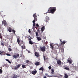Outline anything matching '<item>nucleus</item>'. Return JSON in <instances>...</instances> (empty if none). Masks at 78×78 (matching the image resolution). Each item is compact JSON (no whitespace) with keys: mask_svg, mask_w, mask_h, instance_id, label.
<instances>
[{"mask_svg":"<svg viewBox=\"0 0 78 78\" xmlns=\"http://www.w3.org/2000/svg\"><path fill=\"white\" fill-rule=\"evenodd\" d=\"M56 10V7H50L49 9L48 10L46 13L45 14H47V13H51V14H54Z\"/></svg>","mask_w":78,"mask_h":78,"instance_id":"f257e3e1","label":"nucleus"},{"mask_svg":"<svg viewBox=\"0 0 78 78\" xmlns=\"http://www.w3.org/2000/svg\"><path fill=\"white\" fill-rule=\"evenodd\" d=\"M33 17L34 18V20L33 21V26L35 27L36 26V24H35V22L37 21V16L36 14H34L33 15Z\"/></svg>","mask_w":78,"mask_h":78,"instance_id":"f03ea898","label":"nucleus"},{"mask_svg":"<svg viewBox=\"0 0 78 78\" xmlns=\"http://www.w3.org/2000/svg\"><path fill=\"white\" fill-rule=\"evenodd\" d=\"M60 41H61V44L60 45V48H59V50H60L62 52H63L64 51V44H62V41H61V40L60 39Z\"/></svg>","mask_w":78,"mask_h":78,"instance_id":"7ed1b4c3","label":"nucleus"},{"mask_svg":"<svg viewBox=\"0 0 78 78\" xmlns=\"http://www.w3.org/2000/svg\"><path fill=\"white\" fill-rule=\"evenodd\" d=\"M8 30L10 33H11V32H13V33L14 34H15V33H16V31H15L14 30L12 29V28L10 27H9V28L8 29Z\"/></svg>","mask_w":78,"mask_h":78,"instance_id":"20e7f679","label":"nucleus"},{"mask_svg":"<svg viewBox=\"0 0 78 78\" xmlns=\"http://www.w3.org/2000/svg\"><path fill=\"white\" fill-rule=\"evenodd\" d=\"M46 49V48H45V46H43V47H40V50H41V51L44 52V51H45V49Z\"/></svg>","mask_w":78,"mask_h":78,"instance_id":"39448f33","label":"nucleus"},{"mask_svg":"<svg viewBox=\"0 0 78 78\" xmlns=\"http://www.w3.org/2000/svg\"><path fill=\"white\" fill-rule=\"evenodd\" d=\"M20 66L21 65L20 64H18L16 66H15L14 67V69L15 70H17L18 69L20 68Z\"/></svg>","mask_w":78,"mask_h":78,"instance_id":"423d86ee","label":"nucleus"},{"mask_svg":"<svg viewBox=\"0 0 78 78\" xmlns=\"http://www.w3.org/2000/svg\"><path fill=\"white\" fill-rule=\"evenodd\" d=\"M49 20L50 19L49 18V17L48 16H46L44 20L45 21V23H47L48 22Z\"/></svg>","mask_w":78,"mask_h":78,"instance_id":"0eeeda50","label":"nucleus"},{"mask_svg":"<svg viewBox=\"0 0 78 78\" xmlns=\"http://www.w3.org/2000/svg\"><path fill=\"white\" fill-rule=\"evenodd\" d=\"M15 59H17L18 58H19V54H17L16 55H13L12 56Z\"/></svg>","mask_w":78,"mask_h":78,"instance_id":"6e6552de","label":"nucleus"},{"mask_svg":"<svg viewBox=\"0 0 78 78\" xmlns=\"http://www.w3.org/2000/svg\"><path fill=\"white\" fill-rule=\"evenodd\" d=\"M3 25H4V26H7L8 25V23H6V21L4 20L2 22Z\"/></svg>","mask_w":78,"mask_h":78,"instance_id":"1a4fd4ad","label":"nucleus"},{"mask_svg":"<svg viewBox=\"0 0 78 78\" xmlns=\"http://www.w3.org/2000/svg\"><path fill=\"white\" fill-rule=\"evenodd\" d=\"M0 55H6V53L3 51L1 52L0 51Z\"/></svg>","mask_w":78,"mask_h":78,"instance_id":"9d476101","label":"nucleus"},{"mask_svg":"<svg viewBox=\"0 0 78 78\" xmlns=\"http://www.w3.org/2000/svg\"><path fill=\"white\" fill-rule=\"evenodd\" d=\"M31 73L33 74V75H36V74L37 73V71L35 70L34 71H32L31 72Z\"/></svg>","mask_w":78,"mask_h":78,"instance_id":"9b49d317","label":"nucleus"},{"mask_svg":"<svg viewBox=\"0 0 78 78\" xmlns=\"http://www.w3.org/2000/svg\"><path fill=\"white\" fill-rule=\"evenodd\" d=\"M35 56L36 57H39V54L37 52H35Z\"/></svg>","mask_w":78,"mask_h":78,"instance_id":"f8f14e48","label":"nucleus"},{"mask_svg":"<svg viewBox=\"0 0 78 78\" xmlns=\"http://www.w3.org/2000/svg\"><path fill=\"white\" fill-rule=\"evenodd\" d=\"M57 64H58V65H61V61L60 60H58V61H57Z\"/></svg>","mask_w":78,"mask_h":78,"instance_id":"ddd939ff","label":"nucleus"},{"mask_svg":"<svg viewBox=\"0 0 78 78\" xmlns=\"http://www.w3.org/2000/svg\"><path fill=\"white\" fill-rule=\"evenodd\" d=\"M37 39L38 41H39L42 39V38L40 37H37Z\"/></svg>","mask_w":78,"mask_h":78,"instance_id":"4468645a","label":"nucleus"},{"mask_svg":"<svg viewBox=\"0 0 78 78\" xmlns=\"http://www.w3.org/2000/svg\"><path fill=\"white\" fill-rule=\"evenodd\" d=\"M68 62H69L70 64H72L73 61L72 60H69V59H68Z\"/></svg>","mask_w":78,"mask_h":78,"instance_id":"2eb2a0df","label":"nucleus"},{"mask_svg":"<svg viewBox=\"0 0 78 78\" xmlns=\"http://www.w3.org/2000/svg\"><path fill=\"white\" fill-rule=\"evenodd\" d=\"M45 26H43L41 28V31L42 32H43V31H44V30H45Z\"/></svg>","mask_w":78,"mask_h":78,"instance_id":"dca6fc26","label":"nucleus"},{"mask_svg":"<svg viewBox=\"0 0 78 78\" xmlns=\"http://www.w3.org/2000/svg\"><path fill=\"white\" fill-rule=\"evenodd\" d=\"M40 62H36L35 63V64L36 66H39L40 65V64L39 63Z\"/></svg>","mask_w":78,"mask_h":78,"instance_id":"f3484780","label":"nucleus"},{"mask_svg":"<svg viewBox=\"0 0 78 78\" xmlns=\"http://www.w3.org/2000/svg\"><path fill=\"white\" fill-rule=\"evenodd\" d=\"M64 69H65V70H70V69L67 67H65L63 68Z\"/></svg>","mask_w":78,"mask_h":78,"instance_id":"a211bd4d","label":"nucleus"},{"mask_svg":"<svg viewBox=\"0 0 78 78\" xmlns=\"http://www.w3.org/2000/svg\"><path fill=\"white\" fill-rule=\"evenodd\" d=\"M17 78V75L13 74L12 78Z\"/></svg>","mask_w":78,"mask_h":78,"instance_id":"6ab92c4d","label":"nucleus"},{"mask_svg":"<svg viewBox=\"0 0 78 78\" xmlns=\"http://www.w3.org/2000/svg\"><path fill=\"white\" fill-rule=\"evenodd\" d=\"M64 78H69V76L67 74H65L64 75Z\"/></svg>","mask_w":78,"mask_h":78,"instance_id":"aec40b11","label":"nucleus"},{"mask_svg":"<svg viewBox=\"0 0 78 78\" xmlns=\"http://www.w3.org/2000/svg\"><path fill=\"white\" fill-rule=\"evenodd\" d=\"M50 45L51 46L50 47L51 48V49L53 50V46H54L52 44H50Z\"/></svg>","mask_w":78,"mask_h":78,"instance_id":"412c9836","label":"nucleus"},{"mask_svg":"<svg viewBox=\"0 0 78 78\" xmlns=\"http://www.w3.org/2000/svg\"><path fill=\"white\" fill-rule=\"evenodd\" d=\"M39 70H41L42 71H43L44 70V67H41L39 69Z\"/></svg>","mask_w":78,"mask_h":78,"instance_id":"4be33fe9","label":"nucleus"},{"mask_svg":"<svg viewBox=\"0 0 78 78\" xmlns=\"http://www.w3.org/2000/svg\"><path fill=\"white\" fill-rule=\"evenodd\" d=\"M29 44H30L31 45H33V44H34V43H33V42H32V41H29Z\"/></svg>","mask_w":78,"mask_h":78,"instance_id":"5701e85b","label":"nucleus"},{"mask_svg":"<svg viewBox=\"0 0 78 78\" xmlns=\"http://www.w3.org/2000/svg\"><path fill=\"white\" fill-rule=\"evenodd\" d=\"M17 41L18 44H20V40H19V38L17 39Z\"/></svg>","mask_w":78,"mask_h":78,"instance_id":"b1692460","label":"nucleus"},{"mask_svg":"<svg viewBox=\"0 0 78 78\" xmlns=\"http://www.w3.org/2000/svg\"><path fill=\"white\" fill-rule=\"evenodd\" d=\"M21 47L22 49H25V46H22Z\"/></svg>","mask_w":78,"mask_h":78,"instance_id":"393cba45","label":"nucleus"},{"mask_svg":"<svg viewBox=\"0 0 78 78\" xmlns=\"http://www.w3.org/2000/svg\"><path fill=\"white\" fill-rule=\"evenodd\" d=\"M66 41H62V44H63V45H64V44H66Z\"/></svg>","mask_w":78,"mask_h":78,"instance_id":"a878e982","label":"nucleus"},{"mask_svg":"<svg viewBox=\"0 0 78 78\" xmlns=\"http://www.w3.org/2000/svg\"><path fill=\"white\" fill-rule=\"evenodd\" d=\"M48 76V77H52L53 76L55 77V76H49V75H48V76Z\"/></svg>","mask_w":78,"mask_h":78,"instance_id":"bb28decb","label":"nucleus"},{"mask_svg":"<svg viewBox=\"0 0 78 78\" xmlns=\"http://www.w3.org/2000/svg\"><path fill=\"white\" fill-rule=\"evenodd\" d=\"M8 50L9 51H12V49L9 48H8Z\"/></svg>","mask_w":78,"mask_h":78,"instance_id":"cd10ccee","label":"nucleus"},{"mask_svg":"<svg viewBox=\"0 0 78 78\" xmlns=\"http://www.w3.org/2000/svg\"><path fill=\"white\" fill-rule=\"evenodd\" d=\"M2 72H3L2 70L1 69H0V74L2 73Z\"/></svg>","mask_w":78,"mask_h":78,"instance_id":"c85d7f7f","label":"nucleus"},{"mask_svg":"<svg viewBox=\"0 0 78 78\" xmlns=\"http://www.w3.org/2000/svg\"><path fill=\"white\" fill-rule=\"evenodd\" d=\"M22 67L23 68H26V67H25V65H22Z\"/></svg>","mask_w":78,"mask_h":78,"instance_id":"c756f323","label":"nucleus"},{"mask_svg":"<svg viewBox=\"0 0 78 78\" xmlns=\"http://www.w3.org/2000/svg\"><path fill=\"white\" fill-rule=\"evenodd\" d=\"M26 62L27 63H28L30 62V61L28 60H26Z\"/></svg>","mask_w":78,"mask_h":78,"instance_id":"7c9ffc66","label":"nucleus"},{"mask_svg":"<svg viewBox=\"0 0 78 78\" xmlns=\"http://www.w3.org/2000/svg\"><path fill=\"white\" fill-rule=\"evenodd\" d=\"M6 55H7V56H11V55L9 54V53H7Z\"/></svg>","mask_w":78,"mask_h":78,"instance_id":"2f4dec72","label":"nucleus"},{"mask_svg":"<svg viewBox=\"0 0 78 78\" xmlns=\"http://www.w3.org/2000/svg\"><path fill=\"white\" fill-rule=\"evenodd\" d=\"M36 36H38V32H36Z\"/></svg>","mask_w":78,"mask_h":78,"instance_id":"473e14b6","label":"nucleus"},{"mask_svg":"<svg viewBox=\"0 0 78 78\" xmlns=\"http://www.w3.org/2000/svg\"><path fill=\"white\" fill-rule=\"evenodd\" d=\"M0 38L1 39H2V35H1V33H0Z\"/></svg>","mask_w":78,"mask_h":78,"instance_id":"72a5a7b5","label":"nucleus"},{"mask_svg":"<svg viewBox=\"0 0 78 78\" xmlns=\"http://www.w3.org/2000/svg\"><path fill=\"white\" fill-rule=\"evenodd\" d=\"M36 26L37 27H39V24H38V23H37L36 24Z\"/></svg>","mask_w":78,"mask_h":78,"instance_id":"f704fd0d","label":"nucleus"},{"mask_svg":"<svg viewBox=\"0 0 78 78\" xmlns=\"http://www.w3.org/2000/svg\"><path fill=\"white\" fill-rule=\"evenodd\" d=\"M28 32H29V33H31V30H30V29H29L28 30Z\"/></svg>","mask_w":78,"mask_h":78,"instance_id":"c9c22d12","label":"nucleus"},{"mask_svg":"<svg viewBox=\"0 0 78 78\" xmlns=\"http://www.w3.org/2000/svg\"><path fill=\"white\" fill-rule=\"evenodd\" d=\"M48 69L49 70H50L51 69V66H49L48 67Z\"/></svg>","mask_w":78,"mask_h":78,"instance_id":"e433bc0d","label":"nucleus"},{"mask_svg":"<svg viewBox=\"0 0 78 78\" xmlns=\"http://www.w3.org/2000/svg\"><path fill=\"white\" fill-rule=\"evenodd\" d=\"M1 45H2L3 46H4L5 45V44H4V43H1Z\"/></svg>","mask_w":78,"mask_h":78,"instance_id":"4c0bfd02","label":"nucleus"},{"mask_svg":"<svg viewBox=\"0 0 78 78\" xmlns=\"http://www.w3.org/2000/svg\"><path fill=\"white\" fill-rule=\"evenodd\" d=\"M51 71H52V72H54V69H51Z\"/></svg>","mask_w":78,"mask_h":78,"instance_id":"58836bf2","label":"nucleus"},{"mask_svg":"<svg viewBox=\"0 0 78 78\" xmlns=\"http://www.w3.org/2000/svg\"><path fill=\"white\" fill-rule=\"evenodd\" d=\"M21 43H22V44H23V40L21 41Z\"/></svg>","mask_w":78,"mask_h":78,"instance_id":"ea45409f","label":"nucleus"},{"mask_svg":"<svg viewBox=\"0 0 78 78\" xmlns=\"http://www.w3.org/2000/svg\"><path fill=\"white\" fill-rule=\"evenodd\" d=\"M44 61H45V56H44Z\"/></svg>","mask_w":78,"mask_h":78,"instance_id":"a19ab883","label":"nucleus"},{"mask_svg":"<svg viewBox=\"0 0 78 78\" xmlns=\"http://www.w3.org/2000/svg\"><path fill=\"white\" fill-rule=\"evenodd\" d=\"M5 61H8H8H9V59H5Z\"/></svg>","mask_w":78,"mask_h":78,"instance_id":"79ce46f5","label":"nucleus"},{"mask_svg":"<svg viewBox=\"0 0 78 78\" xmlns=\"http://www.w3.org/2000/svg\"><path fill=\"white\" fill-rule=\"evenodd\" d=\"M51 73L52 74H55V73H54V72H51Z\"/></svg>","mask_w":78,"mask_h":78,"instance_id":"37998d69","label":"nucleus"},{"mask_svg":"<svg viewBox=\"0 0 78 78\" xmlns=\"http://www.w3.org/2000/svg\"><path fill=\"white\" fill-rule=\"evenodd\" d=\"M28 39H29V41H31V39H30L29 38Z\"/></svg>","mask_w":78,"mask_h":78,"instance_id":"c03bdc74","label":"nucleus"},{"mask_svg":"<svg viewBox=\"0 0 78 78\" xmlns=\"http://www.w3.org/2000/svg\"><path fill=\"white\" fill-rule=\"evenodd\" d=\"M29 37H30V39H33V37H31L30 36H29Z\"/></svg>","mask_w":78,"mask_h":78,"instance_id":"a18cd8bd","label":"nucleus"},{"mask_svg":"<svg viewBox=\"0 0 78 78\" xmlns=\"http://www.w3.org/2000/svg\"><path fill=\"white\" fill-rule=\"evenodd\" d=\"M8 62L10 63V64H11V62H10V61H9V60Z\"/></svg>","mask_w":78,"mask_h":78,"instance_id":"49530a36","label":"nucleus"},{"mask_svg":"<svg viewBox=\"0 0 78 78\" xmlns=\"http://www.w3.org/2000/svg\"><path fill=\"white\" fill-rule=\"evenodd\" d=\"M60 76H61V77H62V76H62V75H60Z\"/></svg>","mask_w":78,"mask_h":78,"instance_id":"de8ad7c7","label":"nucleus"},{"mask_svg":"<svg viewBox=\"0 0 78 78\" xmlns=\"http://www.w3.org/2000/svg\"><path fill=\"white\" fill-rule=\"evenodd\" d=\"M44 78H47V77H46V76H44Z\"/></svg>","mask_w":78,"mask_h":78,"instance_id":"09e8293b","label":"nucleus"},{"mask_svg":"<svg viewBox=\"0 0 78 78\" xmlns=\"http://www.w3.org/2000/svg\"><path fill=\"white\" fill-rule=\"evenodd\" d=\"M45 75L46 76H48V74H47V73H46L45 74Z\"/></svg>","mask_w":78,"mask_h":78,"instance_id":"8fccbe9b","label":"nucleus"},{"mask_svg":"<svg viewBox=\"0 0 78 78\" xmlns=\"http://www.w3.org/2000/svg\"><path fill=\"white\" fill-rule=\"evenodd\" d=\"M1 29V26L0 25V30Z\"/></svg>","mask_w":78,"mask_h":78,"instance_id":"3c124183","label":"nucleus"},{"mask_svg":"<svg viewBox=\"0 0 78 78\" xmlns=\"http://www.w3.org/2000/svg\"><path fill=\"white\" fill-rule=\"evenodd\" d=\"M46 59H47L48 58H46Z\"/></svg>","mask_w":78,"mask_h":78,"instance_id":"603ef678","label":"nucleus"},{"mask_svg":"<svg viewBox=\"0 0 78 78\" xmlns=\"http://www.w3.org/2000/svg\"><path fill=\"white\" fill-rule=\"evenodd\" d=\"M44 14H45V13H44Z\"/></svg>","mask_w":78,"mask_h":78,"instance_id":"864d4df0","label":"nucleus"}]
</instances>
